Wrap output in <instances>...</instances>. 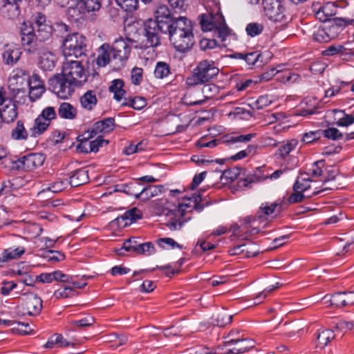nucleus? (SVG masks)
I'll use <instances>...</instances> for the list:
<instances>
[{
  "mask_svg": "<svg viewBox=\"0 0 354 354\" xmlns=\"http://www.w3.org/2000/svg\"><path fill=\"white\" fill-rule=\"evenodd\" d=\"M167 34L174 48L185 53L195 44L192 21L185 17H178L177 21L169 26Z\"/></svg>",
  "mask_w": 354,
  "mask_h": 354,
  "instance_id": "obj_1",
  "label": "nucleus"
},
{
  "mask_svg": "<svg viewBox=\"0 0 354 354\" xmlns=\"http://www.w3.org/2000/svg\"><path fill=\"white\" fill-rule=\"evenodd\" d=\"M31 35H26L23 39V47L30 54L37 55L38 65L44 71H51L56 64L55 53L44 44L33 40Z\"/></svg>",
  "mask_w": 354,
  "mask_h": 354,
  "instance_id": "obj_2",
  "label": "nucleus"
},
{
  "mask_svg": "<svg viewBox=\"0 0 354 354\" xmlns=\"http://www.w3.org/2000/svg\"><path fill=\"white\" fill-rule=\"evenodd\" d=\"M86 51V39L81 34L68 35L63 41V54L66 59L85 57Z\"/></svg>",
  "mask_w": 354,
  "mask_h": 354,
  "instance_id": "obj_3",
  "label": "nucleus"
},
{
  "mask_svg": "<svg viewBox=\"0 0 354 354\" xmlns=\"http://www.w3.org/2000/svg\"><path fill=\"white\" fill-rule=\"evenodd\" d=\"M62 73L75 86H82L87 82L88 75L81 60L66 59L62 66Z\"/></svg>",
  "mask_w": 354,
  "mask_h": 354,
  "instance_id": "obj_4",
  "label": "nucleus"
},
{
  "mask_svg": "<svg viewBox=\"0 0 354 354\" xmlns=\"http://www.w3.org/2000/svg\"><path fill=\"white\" fill-rule=\"evenodd\" d=\"M219 69L207 60L201 61L194 70L193 75L187 79L189 86H196L210 81L218 74Z\"/></svg>",
  "mask_w": 354,
  "mask_h": 354,
  "instance_id": "obj_5",
  "label": "nucleus"
},
{
  "mask_svg": "<svg viewBox=\"0 0 354 354\" xmlns=\"http://www.w3.org/2000/svg\"><path fill=\"white\" fill-rule=\"evenodd\" d=\"M169 26L160 24L154 19H149L144 23V35L147 38L146 46L155 47L160 44V34H167Z\"/></svg>",
  "mask_w": 354,
  "mask_h": 354,
  "instance_id": "obj_6",
  "label": "nucleus"
},
{
  "mask_svg": "<svg viewBox=\"0 0 354 354\" xmlns=\"http://www.w3.org/2000/svg\"><path fill=\"white\" fill-rule=\"evenodd\" d=\"M200 24L203 31L216 30L218 37L224 41L229 35V28L225 24L223 15H217L215 17L202 15L201 16Z\"/></svg>",
  "mask_w": 354,
  "mask_h": 354,
  "instance_id": "obj_7",
  "label": "nucleus"
},
{
  "mask_svg": "<svg viewBox=\"0 0 354 354\" xmlns=\"http://www.w3.org/2000/svg\"><path fill=\"white\" fill-rule=\"evenodd\" d=\"M72 86L73 84L68 81L63 73H56L48 80V89L62 99H67L71 95Z\"/></svg>",
  "mask_w": 354,
  "mask_h": 354,
  "instance_id": "obj_8",
  "label": "nucleus"
},
{
  "mask_svg": "<svg viewBox=\"0 0 354 354\" xmlns=\"http://www.w3.org/2000/svg\"><path fill=\"white\" fill-rule=\"evenodd\" d=\"M24 26L21 28V45L23 46L24 37L26 35H31L33 36V40L37 43L44 44V41L48 40L52 35L53 28L49 24L43 25L40 27H37L35 30L34 28L28 27L26 23H24Z\"/></svg>",
  "mask_w": 354,
  "mask_h": 354,
  "instance_id": "obj_9",
  "label": "nucleus"
},
{
  "mask_svg": "<svg viewBox=\"0 0 354 354\" xmlns=\"http://www.w3.org/2000/svg\"><path fill=\"white\" fill-rule=\"evenodd\" d=\"M131 49L128 41L123 38L115 39L111 46L112 59L122 65L123 62L128 59Z\"/></svg>",
  "mask_w": 354,
  "mask_h": 354,
  "instance_id": "obj_10",
  "label": "nucleus"
},
{
  "mask_svg": "<svg viewBox=\"0 0 354 354\" xmlns=\"http://www.w3.org/2000/svg\"><path fill=\"white\" fill-rule=\"evenodd\" d=\"M286 203H263L257 212L259 219H275L277 218L281 212L285 209Z\"/></svg>",
  "mask_w": 354,
  "mask_h": 354,
  "instance_id": "obj_11",
  "label": "nucleus"
},
{
  "mask_svg": "<svg viewBox=\"0 0 354 354\" xmlns=\"http://www.w3.org/2000/svg\"><path fill=\"white\" fill-rule=\"evenodd\" d=\"M266 15L271 20L281 21L283 18L284 7L279 0H263Z\"/></svg>",
  "mask_w": 354,
  "mask_h": 354,
  "instance_id": "obj_12",
  "label": "nucleus"
},
{
  "mask_svg": "<svg viewBox=\"0 0 354 354\" xmlns=\"http://www.w3.org/2000/svg\"><path fill=\"white\" fill-rule=\"evenodd\" d=\"M115 126V120L113 118H107L103 120L96 122L94 123L91 130L85 132L84 135H87L85 140L88 141L98 133H108L114 129Z\"/></svg>",
  "mask_w": 354,
  "mask_h": 354,
  "instance_id": "obj_13",
  "label": "nucleus"
},
{
  "mask_svg": "<svg viewBox=\"0 0 354 354\" xmlns=\"http://www.w3.org/2000/svg\"><path fill=\"white\" fill-rule=\"evenodd\" d=\"M45 158L41 153H30L18 160L17 167L24 170H32L41 166Z\"/></svg>",
  "mask_w": 354,
  "mask_h": 354,
  "instance_id": "obj_14",
  "label": "nucleus"
},
{
  "mask_svg": "<svg viewBox=\"0 0 354 354\" xmlns=\"http://www.w3.org/2000/svg\"><path fill=\"white\" fill-rule=\"evenodd\" d=\"M230 230L234 236L242 239H248L261 232L259 227L251 226L250 223H242L241 225L234 223L230 226Z\"/></svg>",
  "mask_w": 354,
  "mask_h": 354,
  "instance_id": "obj_15",
  "label": "nucleus"
},
{
  "mask_svg": "<svg viewBox=\"0 0 354 354\" xmlns=\"http://www.w3.org/2000/svg\"><path fill=\"white\" fill-rule=\"evenodd\" d=\"M226 344H235V346L227 350L225 354H242L254 346L252 339L240 338L232 339L227 342Z\"/></svg>",
  "mask_w": 354,
  "mask_h": 354,
  "instance_id": "obj_16",
  "label": "nucleus"
},
{
  "mask_svg": "<svg viewBox=\"0 0 354 354\" xmlns=\"http://www.w3.org/2000/svg\"><path fill=\"white\" fill-rule=\"evenodd\" d=\"M330 301L331 305L336 307H344L354 304V293L353 292H336L330 297L326 302Z\"/></svg>",
  "mask_w": 354,
  "mask_h": 354,
  "instance_id": "obj_17",
  "label": "nucleus"
},
{
  "mask_svg": "<svg viewBox=\"0 0 354 354\" xmlns=\"http://www.w3.org/2000/svg\"><path fill=\"white\" fill-rule=\"evenodd\" d=\"M42 300L35 294L27 295L25 299V309L30 316L38 315L42 310Z\"/></svg>",
  "mask_w": 354,
  "mask_h": 354,
  "instance_id": "obj_18",
  "label": "nucleus"
},
{
  "mask_svg": "<svg viewBox=\"0 0 354 354\" xmlns=\"http://www.w3.org/2000/svg\"><path fill=\"white\" fill-rule=\"evenodd\" d=\"M351 21H346L343 18H334L329 24H324L326 27V30L328 32L330 38L333 39L336 38L339 34L343 30V28L347 26L349 24H351Z\"/></svg>",
  "mask_w": 354,
  "mask_h": 354,
  "instance_id": "obj_19",
  "label": "nucleus"
},
{
  "mask_svg": "<svg viewBox=\"0 0 354 354\" xmlns=\"http://www.w3.org/2000/svg\"><path fill=\"white\" fill-rule=\"evenodd\" d=\"M155 13V20L162 25L166 24L167 26H169L177 21L178 17H174L168 7L165 5L158 6Z\"/></svg>",
  "mask_w": 354,
  "mask_h": 354,
  "instance_id": "obj_20",
  "label": "nucleus"
},
{
  "mask_svg": "<svg viewBox=\"0 0 354 354\" xmlns=\"http://www.w3.org/2000/svg\"><path fill=\"white\" fill-rule=\"evenodd\" d=\"M142 218V212L137 207H132L130 209L125 211L123 214H118L112 221H120L122 220L136 221Z\"/></svg>",
  "mask_w": 354,
  "mask_h": 354,
  "instance_id": "obj_21",
  "label": "nucleus"
},
{
  "mask_svg": "<svg viewBox=\"0 0 354 354\" xmlns=\"http://www.w3.org/2000/svg\"><path fill=\"white\" fill-rule=\"evenodd\" d=\"M88 181V171L79 169L72 172L70 176L69 183L72 187H78Z\"/></svg>",
  "mask_w": 354,
  "mask_h": 354,
  "instance_id": "obj_22",
  "label": "nucleus"
},
{
  "mask_svg": "<svg viewBox=\"0 0 354 354\" xmlns=\"http://www.w3.org/2000/svg\"><path fill=\"white\" fill-rule=\"evenodd\" d=\"M163 188L162 185H149L143 188L141 191L139 190L138 193L136 194V198L147 201L162 192Z\"/></svg>",
  "mask_w": 354,
  "mask_h": 354,
  "instance_id": "obj_23",
  "label": "nucleus"
},
{
  "mask_svg": "<svg viewBox=\"0 0 354 354\" xmlns=\"http://www.w3.org/2000/svg\"><path fill=\"white\" fill-rule=\"evenodd\" d=\"M80 103L84 109L91 111L97 103V99L95 92L91 90L86 91L80 97Z\"/></svg>",
  "mask_w": 354,
  "mask_h": 354,
  "instance_id": "obj_24",
  "label": "nucleus"
},
{
  "mask_svg": "<svg viewBox=\"0 0 354 354\" xmlns=\"http://www.w3.org/2000/svg\"><path fill=\"white\" fill-rule=\"evenodd\" d=\"M1 113L4 122H12L17 117V106L15 104L10 102L4 106L3 110H1Z\"/></svg>",
  "mask_w": 354,
  "mask_h": 354,
  "instance_id": "obj_25",
  "label": "nucleus"
},
{
  "mask_svg": "<svg viewBox=\"0 0 354 354\" xmlns=\"http://www.w3.org/2000/svg\"><path fill=\"white\" fill-rule=\"evenodd\" d=\"M100 50L102 52L96 59V64L100 67H104L109 63L112 58L111 46L109 44H104L101 46Z\"/></svg>",
  "mask_w": 354,
  "mask_h": 354,
  "instance_id": "obj_26",
  "label": "nucleus"
},
{
  "mask_svg": "<svg viewBox=\"0 0 354 354\" xmlns=\"http://www.w3.org/2000/svg\"><path fill=\"white\" fill-rule=\"evenodd\" d=\"M58 114L62 118L73 120L77 115V110L70 103L62 102L58 109Z\"/></svg>",
  "mask_w": 354,
  "mask_h": 354,
  "instance_id": "obj_27",
  "label": "nucleus"
},
{
  "mask_svg": "<svg viewBox=\"0 0 354 354\" xmlns=\"http://www.w3.org/2000/svg\"><path fill=\"white\" fill-rule=\"evenodd\" d=\"M124 82L120 79H116L111 82V85L109 86V91L114 93V99L117 101H120L126 93L123 89Z\"/></svg>",
  "mask_w": 354,
  "mask_h": 354,
  "instance_id": "obj_28",
  "label": "nucleus"
},
{
  "mask_svg": "<svg viewBox=\"0 0 354 354\" xmlns=\"http://www.w3.org/2000/svg\"><path fill=\"white\" fill-rule=\"evenodd\" d=\"M24 252L25 250L23 248L6 249L0 256V263L6 262L10 259H17L21 257Z\"/></svg>",
  "mask_w": 354,
  "mask_h": 354,
  "instance_id": "obj_29",
  "label": "nucleus"
},
{
  "mask_svg": "<svg viewBox=\"0 0 354 354\" xmlns=\"http://www.w3.org/2000/svg\"><path fill=\"white\" fill-rule=\"evenodd\" d=\"M77 6L80 8H84L88 12L100 10L102 6V0H79Z\"/></svg>",
  "mask_w": 354,
  "mask_h": 354,
  "instance_id": "obj_30",
  "label": "nucleus"
},
{
  "mask_svg": "<svg viewBox=\"0 0 354 354\" xmlns=\"http://www.w3.org/2000/svg\"><path fill=\"white\" fill-rule=\"evenodd\" d=\"M50 124V122L43 120L39 116H38L35 119L34 126L30 129V131L33 136H39L46 131Z\"/></svg>",
  "mask_w": 354,
  "mask_h": 354,
  "instance_id": "obj_31",
  "label": "nucleus"
},
{
  "mask_svg": "<svg viewBox=\"0 0 354 354\" xmlns=\"http://www.w3.org/2000/svg\"><path fill=\"white\" fill-rule=\"evenodd\" d=\"M134 252L138 254L151 256L156 253L155 245L151 242L139 243L137 248H134Z\"/></svg>",
  "mask_w": 354,
  "mask_h": 354,
  "instance_id": "obj_32",
  "label": "nucleus"
},
{
  "mask_svg": "<svg viewBox=\"0 0 354 354\" xmlns=\"http://www.w3.org/2000/svg\"><path fill=\"white\" fill-rule=\"evenodd\" d=\"M20 57V52L17 48H8L3 53V58L5 63L8 65L15 64Z\"/></svg>",
  "mask_w": 354,
  "mask_h": 354,
  "instance_id": "obj_33",
  "label": "nucleus"
},
{
  "mask_svg": "<svg viewBox=\"0 0 354 354\" xmlns=\"http://www.w3.org/2000/svg\"><path fill=\"white\" fill-rule=\"evenodd\" d=\"M86 279V276H83L80 281H77L75 280L74 277L62 273L61 282L67 283L75 288H83L87 285Z\"/></svg>",
  "mask_w": 354,
  "mask_h": 354,
  "instance_id": "obj_34",
  "label": "nucleus"
},
{
  "mask_svg": "<svg viewBox=\"0 0 354 354\" xmlns=\"http://www.w3.org/2000/svg\"><path fill=\"white\" fill-rule=\"evenodd\" d=\"M335 337V335L331 330H325L319 333L317 336L318 346L324 348L328 343Z\"/></svg>",
  "mask_w": 354,
  "mask_h": 354,
  "instance_id": "obj_35",
  "label": "nucleus"
},
{
  "mask_svg": "<svg viewBox=\"0 0 354 354\" xmlns=\"http://www.w3.org/2000/svg\"><path fill=\"white\" fill-rule=\"evenodd\" d=\"M11 136L14 140H26L28 138V133L21 120L17 122V126L12 129Z\"/></svg>",
  "mask_w": 354,
  "mask_h": 354,
  "instance_id": "obj_36",
  "label": "nucleus"
},
{
  "mask_svg": "<svg viewBox=\"0 0 354 354\" xmlns=\"http://www.w3.org/2000/svg\"><path fill=\"white\" fill-rule=\"evenodd\" d=\"M75 288L71 285L65 286L55 290L53 296L56 299L71 297L75 295Z\"/></svg>",
  "mask_w": 354,
  "mask_h": 354,
  "instance_id": "obj_37",
  "label": "nucleus"
},
{
  "mask_svg": "<svg viewBox=\"0 0 354 354\" xmlns=\"http://www.w3.org/2000/svg\"><path fill=\"white\" fill-rule=\"evenodd\" d=\"M122 106H129L136 110H141L147 105L146 100L142 97H135L128 99V102H123Z\"/></svg>",
  "mask_w": 354,
  "mask_h": 354,
  "instance_id": "obj_38",
  "label": "nucleus"
},
{
  "mask_svg": "<svg viewBox=\"0 0 354 354\" xmlns=\"http://www.w3.org/2000/svg\"><path fill=\"white\" fill-rule=\"evenodd\" d=\"M158 245L165 249H174L179 248L183 249V246L178 243L174 239L171 238H161L157 240Z\"/></svg>",
  "mask_w": 354,
  "mask_h": 354,
  "instance_id": "obj_39",
  "label": "nucleus"
},
{
  "mask_svg": "<svg viewBox=\"0 0 354 354\" xmlns=\"http://www.w3.org/2000/svg\"><path fill=\"white\" fill-rule=\"evenodd\" d=\"M116 3L127 12L136 10L138 8L139 0H115Z\"/></svg>",
  "mask_w": 354,
  "mask_h": 354,
  "instance_id": "obj_40",
  "label": "nucleus"
},
{
  "mask_svg": "<svg viewBox=\"0 0 354 354\" xmlns=\"http://www.w3.org/2000/svg\"><path fill=\"white\" fill-rule=\"evenodd\" d=\"M140 185V184L138 182L136 183L135 184H124L120 186V189H116L115 190L118 192H124L130 196H134L136 198V194L139 192L138 187Z\"/></svg>",
  "mask_w": 354,
  "mask_h": 354,
  "instance_id": "obj_41",
  "label": "nucleus"
},
{
  "mask_svg": "<svg viewBox=\"0 0 354 354\" xmlns=\"http://www.w3.org/2000/svg\"><path fill=\"white\" fill-rule=\"evenodd\" d=\"M169 66L165 62H159L157 63L154 75L157 78L162 79L169 73Z\"/></svg>",
  "mask_w": 354,
  "mask_h": 354,
  "instance_id": "obj_42",
  "label": "nucleus"
},
{
  "mask_svg": "<svg viewBox=\"0 0 354 354\" xmlns=\"http://www.w3.org/2000/svg\"><path fill=\"white\" fill-rule=\"evenodd\" d=\"M322 135L326 138L331 139L333 140H337L343 137V134L339 132L337 128L330 127L325 130H322Z\"/></svg>",
  "mask_w": 354,
  "mask_h": 354,
  "instance_id": "obj_43",
  "label": "nucleus"
},
{
  "mask_svg": "<svg viewBox=\"0 0 354 354\" xmlns=\"http://www.w3.org/2000/svg\"><path fill=\"white\" fill-rule=\"evenodd\" d=\"M325 25L322 27L319 28L317 32H315L313 35L314 39L318 42H327L331 39L330 38L328 32L326 30Z\"/></svg>",
  "mask_w": 354,
  "mask_h": 354,
  "instance_id": "obj_44",
  "label": "nucleus"
},
{
  "mask_svg": "<svg viewBox=\"0 0 354 354\" xmlns=\"http://www.w3.org/2000/svg\"><path fill=\"white\" fill-rule=\"evenodd\" d=\"M271 104V100L267 95L261 96L254 102L253 105L248 104L252 109H263Z\"/></svg>",
  "mask_w": 354,
  "mask_h": 354,
  "instance_id": "obj_45",
  "label": "nucleus"
},
{
  "mask_svg": "<svg viewBox=\"0 0 354 354\" xmlns=\"http://www.w3.org/2000/svg\"><path fill=\"white\" fill-rule=\"evenodd\" d=\"M39 116L43 120L50 122L51 120L56 118L57 114L53 107L48 106L43 109V111Z\"/></svg>",
  "mask_w": 354,
  "mask_h": 354,
  "instance_id": "obj_46",
  "label": "nucleus"
},
{
  "mask_svg": "<svg viewBox=\"0 0 354 354\" xmlns=\"http://www.w3.org/2000/svg\"><path fill=\"white\" fill-rule=\"evenodd\" d=\"M138 245V243H137L134 239H129L124 243L122 248L116 250V252L120 256L124 255L123 250L134 252V248H137Z\"/></svg>",
  "mask_w": 354,
  "mask_h": 354,
  "instance_id": "obj_47",
  "label": "nucleus"
},
{
  "mask_svg": "<svg viewBox=\"0 0 354 354\" xmlns=\"http://www.w3.org/2000/svg\"><path fill=\"white\" fill-rule=\"evenodd\" d=\"M245 30L248 35L254 37L261 33L263 26L257 23H250L247 25Z\"/></svg>",
  "mask_w": 354,
  "mask_h": 354,
  "instance_id": "obj_48",
  "label": "nucleus"
},
{
  "mask_svg": "<svg viewBox=\"0 0 354 354\" xmlns=\"http://www.w3.org/2000/svg\"><path fill=\"white\" fill-rule=\"evenodd\" d=\"M232 316L227 315L225 312L218 313L216 318V324L219 327H223L231 323Z\"/></svg>",
  "mask_w": 354,
  "mask_h": 354,
  "instance_id": "obj_49",
  "label": "nucleus"
},
{
  "mask_svg": "<svg viewBox=\"0 0 354 354\" xmlns=\"http://www.w3.org/2000/svg\"><path fill=\"white\" fill-rule=\"evenodd\" d=\"M183 200L191 201L193 203V209L196 211H201L204 206L201 204L202 197L200 194H193L192 197L185 196L183 198Z\"/></svg>",
  "mask_w": 354,
  "mask_h": 354,
  "instance_id": "obj_50",
  "label": "nucleus"
},
{
  "mask_svg": "<svg viewBox=\"0 0 354 354\" xmlns=\"http://www.w3.org/2000/svg\"><path fill=\"white\" fill-rule=\"evenodd\" d=\"M279 287V283L275 285H271L264 289L261 292L259 293L258 295L254 298V304H259L267 297L269 292H271L276 290Z\"/></svg>",
  "mask_w": 354,
  "mask_h": 354,
  "instance_id": "obj_51",
  "label": "nucleus"
},
{
  "mask_svg": "<svg viewBox=\"0 0 354 354\" xmlns=\"http://www.w3.org/2000/svg\"><path fill=\"white\" fill-rule=\"evenodd\" d=\"M322 136V130L307 132L304 134L302 141L305 143H310L313 141L319 140Z\"/></svg>",
  "mask_w": 354,
  "mask_h": 354,
  "instance_id": "obj_52",
  "label": "nucleus"
},
{
  "mask_svg": "<svg viewBox=\"0 0 354 354\" xmlns=\"http://www.w3.org/2000/svg\"><path fill=\"white\" fill-rule=\"evenodd\" d=\"M109 142V140L103 139L102 136H98L95 140L90 142L89 151L90 152H97L104 144L108 145Z\"/></svg>",
  "mask_w": 354,
  "mask_h": 354,
  "instance_id": "obj_53",
  "label": "nucleus"
},
{
  "mask_svg": "<svg viewBox=\"0 0 354 354\" xmlns=\"http://www.w3.org/2000/svg\"><path fill=\"white\" fill-rule=\"evenodd\" d=\"M346 50V48L342 45H333L324 50L322 54L325 56H332L338 53H342Z\"/></svg>",
  "mask_w": 354,
  "mask_h": 354,
  "instance_id": "obj_54",
  "label": "nucleus"
},
{
  "mask_svg": "<svg viewBox=\"0 0 354 354\" xmlns=\"http://www.w3.org/2000/svg\"><path fill=\"white\" fill-rule=\"evenodd\" d=\"M255 136V133H249L247 135H240L238 136H232L225 142L229 143L236 142H248L252 138Z\"/></svg>",
  "mask_w": 354,
  "mask_h": 354,
  "instance_id": "obj_55",
  "label": "nucleus"
},
{
  "mask_svg": "<svg viewBox=\"0 0 354 354\" xmlns=\"http://www.w3.org/2000/svg\"><path fill=\"white\" fill-rule=\"evenodd\" d=\"M321 8L330 19L333 16H335L337 12V7L335 3L333 2H327Z\"/></svg>",
  "mask_w": 354,
  "mask_h": 354,
  "instance_id": "obj_56",
  "label": "nucleus"
},
{
  "mask_svg": "<svg viewBox=\"0 0 354 354\" xmlns=\"http://www.w3.org/2000/svg\"><path fill=\"white\" fill-rule=\"evenodd\" d=\"M30 88H45L44 82L37 74H33L29 79Z\"/></svg>",
  "mask_w": 354,
  "mask_h": 354,
  "instance_id": "obj_57",
  "label": "nucleus"
},
{
  "mask_svg": "<svg viewBox=\"0 0 354 354\" xmlns=\"http://www.w3.org/2000/svg\"><path fill=\"white\" fill-rule=\"evenodd\" d=\"M94 322V318L88 316L80 320L72 321L71 324L77 327H86L93 325Z\"/></svg>",
  "mask_w": 354,
  "mask_h": 354,
  "instance_id": "obj_58",
  "label": "nucleus"
},
{
  "mask_svg": "<svg viewBox=\"0 0 354 354\" xmlns=\"http://www.w3.org/2000/svg\"><path fill=\"white\" fill-rule=\"evenodd\" d=\"M6 1H7L8 10L9 11H12L11 17L18 16L20 13L19 6L18 5V3L21 2L22 0H6Z\"/></svg>",
  "mask_w": 354,
  "mask_h": 354,
  "instance_id": "obj_59",
  "label": "nucleus"
},
{
  "mask_svg": "<svg viewBox=\"0 0 354 354\" xmlns=\"http://www.w3.org/2000/svg\"><path fill=\"white\" fill-rule=\"evenodd\" d=\"M17 284L12 281H3L1 288V293L4 296L8 295L12 290L17 288Z\"/></svg>",
  "mask_w": 354,
  "mask_h": 354,
  "instance_id": "obj_60",
  "label": "nucleus"
},
{
  "mask_svg": "<svg viewBox=\"0 0 354 354\" xmlns=\"http://www.w3.org/2000/svg\"><path fill=\"white\" fill-rule=\"evenodd\" d=\"M33 20V24L28 26V27L34 28V30H35V29H37V27H40L43 25L47 24L46 16L41 12L37 13Z\"/></svg>",
  "mask_w": 354,
  "mask_h": 354,
  "instance_id": "obj_61",
  "label": "nucleus"
},
{
  "mask_svg": "<svg viewBox=\"0 0 354 354\" xmlns=\"http://www.w3.org/2000/svg\"><path fill=\"white\" fill-rule=\"evenodd\" d=\"M310 194H306L301 192H295L292 194L288 199L289 203H296L301 202L304 198H310Z\"/></svg>",
  "mask_w": 354,
  "mask_h": 354,
  "instance_id": "obj_62",
  "label": "nucleus"
},
{
  "mask_svg": "<svg viewBox=\"0 0 354 354\" xmlns=\"http://www.w3.org/2000/svg\"><path fill=\"white\" fill-rule=\"evenodd\" d=\"M142 79V70L140 68H134L131 71V80L132 83L135 85H138Z\"/></svg>",
  "mask_w": 354,
  "mask_h": 354,
  "instance_id": "obj_63",
  "label": "nucleus"
},
{
  "mask_svg": "<svg viewBox=\"0 0 354 354\" xmlns=\"http://www.w3.org/2000/svg\"><path fill=\"white\" fill-rule=\"evenodd\" d=\"M217 46V41L215 39H203L200 41V47L202 50L212 49Z\"/></svg>",
  "mask_w": 354,
  "mask_h": 354,
  "instance_id": "obj_64",
  "label": "nucleus"
}]
</instances>
